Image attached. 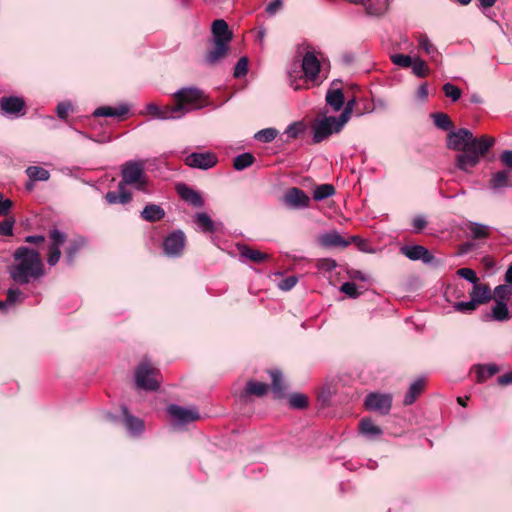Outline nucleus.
Wrapping results in <instances>:
<instances>
[{
	"label": "nucleus",
	"mask_w": 512,
	"mask_h": 512,
	"mask_svg": "<svg viewBox=\"0 0 512 512\" xmlns=\"http://www.w3.org/2000/svg\"><path fill=\"white\" fill-rule=\"evenodd\" d=\"M341 292L345 293L351 298H357L359 296V292L357 291V286L353 282H345L341 285Z\"/></svg>",
	"instance_id": "864d4df0"
},
{
	"label": "nucleus",
	"mask_w": 512,
	"mask_h": 512,
	"mask_svg": "<svg viewBox=\"0 0 512 512\" xmlns=\"http://www.w3.org/2000/svg\"><path fill=\"white\" fill-rule=\"evenodd\" d=\"M185 245L186 236L182 230L173 231L163 241L164 252L169 257L181 256Z\"/></svg>",
	"instance_id": "6e6552de"
},
{
	"label": "nucleus",
	"mask_w": 512,
	"mask_h": 512,
	"mask_svg": "<svg viewBox=\"0 0 512 512\" xmlns=\"http://www.w3.org/2000/svg\"><path fill=\"white\" fill-rule=\"evenodd\" d=\"M268 389L269 387L267 384L250 380L246 384L245 393L247 395H255L261 397L267 393Z\"/></svg>",
	"instance_id": "c9c22d12"
},
{
	"label": "nucleus",
	"mask_w": 512,
	"mask_h": 512,
	"mask_svg": "<svg viewBox=\"0 0 512 512\" xmlns=\"http://www.w3.org/2000/svg\"><path fill=\"white\" fill-rule=\"evenodd\" d=\"M13 207V202L4 198L3 194L0 192V216H7Z\"/></svg>",
	"instance_id": "4d7b16f0"
},
{
	"label": "nucleus",
	"mask_w": 512,
	"mask_h": 512,
	"mask_svg": "<svg viewBox=\"0 0 512 512\" xmlns=\"http://www.w3.org/2000/svg\"><path fill=\"white\" fill-rule=\"evenodd\" d=\"M26 174L32 182L47 181L50 178L49 171L39 166H29Z\"/></svg>",
	"instance_id": "f704fd0d"
},
{
	"label": "nucleus",
	"mask_w": 512,
	"mask_h": 512,
	"mask_svg": "<svg viewBox=\"0 0 512 512\" xmlns=\"http://www.w3.org/2000/svg\"><path fill=\"white\" fill-rule=\"evenodd\" d=\"M337 263L332 259H324L320 262L319 267L325 269L326 271H331L336 268Z\"/></svg>",
	"instance_id": "338daca9"
},
{
	"label": "nucleus",
	"mask_w": 512,
	"mask_h": 512,
	"mask_svg": "<svg viewBox=\"0 0 512 512\" xmlns=\"http://www.w3.org/2000/svg\"><path fill=\"white\" fill-rule=\"evenodd\" d=\"M303 130V125L302 123L300 122H295V123H292L290 124L286 130H285V134L287 135L288 138L290 139H295L298 137V135L302 132Z\"/></svg>",
	"instance_id": "603ef678"
},
{
	"label": "nucleus",
	"mask_w": 512,
	"mask_h": 512,
	"mask_svg": "<svg viewBox=\"0 0 512 512\" xmlns=\"http://www.w3.org/2000/svg\"><path fill=\"white\" fill-rule=\"evenodd\" d=\"M106 201L109 204H126L131 201L132 195L129 191L126 190L123 184L118 185V192L111 191L108 192L105 196Z\"/></svg>",
	"instance_id": "5701e85b"
},
{
	"label": "nucleus",
	"mask_w": 512,
	"mask_h": 512,
	"mask_svg": "<svg viewBox=\"0 0 512 512\" xmlns=\"http://www.w3.org/2000/svg\"><path fill=\"white\" fill-rule=\"evenodd\" d=\"M364 404L367 410L386 415L391 409L392 397L388 394L370 393L366 397Z\"/></svg>",
	"instance_id": "1a4fd4ad"
},
{
	"label": "nucleus",
	"mask_w": 512,
	"mask_h": 512,
	"mask_svg": "<svg viewBox=\"0 0 512 512\" xmlns=\"http://www.w3.org/2000/svg\"><path fill=\"white\" fill-rule=\"evenodd\" d=\"M457 275L472 284H476L479 281L475 271L471 268H460L457 270Z\"/></svg>",
	"instance_id": "8fccbe9b"
},
{
	"label": "nucleus",
	"mask_w": 512,
	"mask_h": 512,
	"mask_svg": "<svg viewBox=\"0 0 512 512\" xmlns=\"http://www.w3.org/2000/svg\"><path fill=\"white\" fill-rule=\"evenodd\" d=\"M424 386H425L424 379H418L415 382H413L410 385V387L404 397V400H403L404 405H406V406L412 405L416 401L418 396L423 392Z\"/></svg>",
	"instance_id": "c756f323"
},
{
	"label": "nucleus",
	"mask_w": 512,
	"mask_h": 512,
	"mask_svg": "<svg viewBox=\"0 0 512 512\" xmlns=\"http://www.w3.org/2000/svg\"><path fill=\"white\" fill-rule=\"evenodd\" d=\"M0 107L5 114L19 116L25 109V101L17 96L2 97Z\"/></svg>",
	"instance_id": "2eb2a0df"
},
{
	"label": "nucleus",
	"mask_w": 512,
	"mask_h": 512,
	"mask_svg": "<svg viewBox=\"0 0 512 512\" xmlns=\"http://www.w3.org/2000/svg\"><path fill=\"white\" fill-rule=\"evenodd\" d=\"M477 307L478 304H476L472 299L467 302H457L454 305L455 310L459 312H471L474 311Z\"/></svg>",
	"instance_id": "6e6d98bb"
},
{
	"label": "nucleus",
	"mask_w": 512,
	"mask_h": 512,
	"mask_svg": "<svg viewBox=\"0 0 512 512\" xmlns=\"http://www.w3.org/2000/svg\"><path fill=\"white\" fill-rule=\"evenodd\" d=\"M418 44L419 47L430 56L431 60L435 63L440 62V53L438 49L435 47V45L430 41V39L427 37V35L421 34L418 37Z\"/></svg>",
	"instance_id": "a878e982"
},
{
	"label": "nucleus",
	"mask_w": 512,
	"mask_h": 512,
	"mask_svg": "<svg viewBox=\"0 0 512 512\" xmlns=\"http://www.w3.org/2000/svg\"><path fill=\"white\" fill-rule=\"evenodd\" d=\"M320 67L321 64L317 56L311 51L306 52L302 59V70L305 77L310 81H317L319 79Z\"/></svg>",
	"instance_id": "f8f14e48"
},
{
	"label": "nucleus",
	"mask_w": 512,
	"mask_h": 512,
	"mask_svg": "<svg viewBox=\"0 0 512 512\" xmlns=\"http://www.w3.org/2000/svg\"><path fill=\"white\" fill-rule=\"evenodd\" d=\"M470 297L478 305L485 304L492 298L491 289L488 285L477 282L476 284H473Z\"/></svg>",
	"instance_id": "aec40b11"
},
{
	"label": "nucleus",
	"mask_w": 512,
	"mask_h": 512,
	"mask_svg": "<svg viewBox=\"0 0 512 512\" xmlns=\"http://www.w3.org/2000/svg\"><path fill=\"white\" fill-rule=\"evenodd\" d=\"M270 376L272 379L271 390L275 398H282L285 396L286 386L283 380L282 372L279 370H271Z\"/></svg>",
	"instance_id": "393cba45"
},
{
	"label": "nucleus",
	"mask_w": 512,
	"mask_h": 512,
	"mask_svg": "<svg viewBox=\"0 0 512 512\" xmlns=\"http://www.w3.org/2000/svg\"><path fill=\"white\" fill-rule=\"evenodd\" d=\"M497 381L502 386L512 384V371L499 376Z\"/></svg>",
	"instance_id": "774afa93"
},
{
	"label": "nucleus",
	"mask_w": 512,
	"mask_h": 512,
	"mask_svg": "<svg viewBox=\"0 0 512 512\" xmlns=\"http://www.w3.org/2000/svg\"><path fill=\"white\" fill-rule=\"evenodd\" d=\"M218 162L216 155L212 152L191 153L185 158V164L192 168L207 170L214 167Z\"/></svg>",
	"instance_id": "9d476101"
},
{
	"label": "nucleus",
	"mask_w": 512,
	"mask_h": 512,
	"mask_svg": "<svg viewBox=\"0 0 512 512\" xmlns=\"http://www.w3.org/2000/svg\"><path fill=\"white\" fill-rule=\"evenodd\" d=\"M228 45L222 42H214V47L205 56V62L209 65L219 62L226 55Z\"/></svg>",
	"instance_id": "b1692460"
},
{
	"label": "nucleus",
	"mask_w": 512,
	"mask_h": 512,
	"mask_svg": "<svg viewBox=\"0 0 512 512\" xmlns=\"http://www.w3.org/2000/svg\"><path fill=\"white\" fill-rule=\"evenodd\" d=\"M165 211L162 207L155 204H148L141 212V217L148 222H156L163 219Z\"/></svg>",
	"instance_id": "cd10ccee"
},
{
	"label": "nucleus",
	"mask_w": 512,
	"mask_h": 512,
	"mask_svg": "<svg viewBox=\"0 0 512 512\" xmlns=\"http://www.w3.org/2000/svg\"><path fill=\"white\" fill-rule=\"evenodd\" d=\"M289 405L295 409H304L308 406V397L301 393H294L289 397Z\"/></svg>",
	"instance_id": "c03bdc74"
},
{
	"label": "nucleus",
	"mask_w": 512,
	"mask_h": 512,
	"mask_svg": "<svg viewBox=\"0 0 512 512\" xmlns=\"http://www.w3.org/2000/svg\"><path fill=\"white\" fill-rule=\"evenodd\" d=\"M278 131L274 128H266L258 131L255 134V139L265 143L273 141L277 137Z\"/></svg>",
	"instance_id": "a18cd8bd"
},
{
	"label": "nucleus",
	"mask_w": 512,
	"mask_h": 512,
	"mask_svg": "<svg viewBox=\"0 0 512 512\" xmlns=\"http://www.w3.org/2000/svg\"><path fill=\"white\" fill-rule=\"evenodd\" d=\"M248 71V59L246 57H242L238 60L234 68V76L239 78L246 75Z\"/></svg>",
	"instance_id": "3c124183"
},
{
	"label": "nucleus",
	"mask_w": 512,
	"mask_h": 512,
	"mask_svg": "<svg viewBox=\"0 0 512 512\" xmlns=\"http://www.w3.org/2000/svg\"><path fill=\"white\" fill-rule=\"evenodd\" d=\"M355 105H356V99L355 98H352V99L347 101V103H346V105L344 107L343 112L339 115V117L341 118L342 122H345V123L348 122V120L350 119V115H351Z\"/></svg>",
	"instance_id": "5fc2aeb1"
},
{
	"label": "nucleus",
	"mask_w": 512,
	"mask_h": 512,
	"mask_svg": "<svg viewBox=\"0 0 512 512\" xmlns=\"http://www.w3.org/2000/svg\"><path fill=\"white\" fill-rule=\"evenodd\" d=\"M492 318L497 321H504L508 318V308L504 302L496 301L492 308Z\"/></svg>",
	"instance_id": "37998d69"
},
{
	"label": "nucleus",
	"mask_w": 512,
	"mask_h": 512,
	"mask_svg": "<svg viewBox=\"0 0 512 512\" xmlns=\"http://www.w3.org/2000/svg\"><path fill=\"white\" fill-rule=\"evenodd\" d=\"M335 194V188L332 184H321L317 186L313 191V199L316 201H322Z\"/></svg>",
	"instance_id": "e433bc0d"
},
{
	"label": "nucleus",
	"mask_w": 512,
	"mask_h": 512,
	"mask_svg": "<svg viewBox=\"0 0 512 512\" xmlns=\"http://www.w3.org/2000/svg\"><path fill=\"white\" fill-rule=\"evenodd\" d=\"M122 412L123 423L128 432L134 436L141 434L144 430V422L140 418L131 415L125 406L122 407Z\"/></svg>",
	"instance_id": "6ab92c4d"
},
{
	"label": "nucleus",
	"mask_w": 512,
	"mask_h": 512,
	"mask_svg": "<svg viewBox=\"0 0 512 512\" xmlns=\"http://www.w3.org/2000/svg\"><path fill=\"white\" fill-rule=\"evenodd\" d=\"M4 220L0 222V235L1 236H13V228L15 225V218L14 216L7 215L3 216Z\"/></svg>",
	"instance_id": "79ce46f5"
},
{
	"label": "nucleus",
	"mask_w": 512,
	"mask_h": 512,
	"mask_svg": "<svg viewBox=\"0 0 512 512\" xmlns=\"http://www.w3.org/2000/svg\"><path fill=\"white\" fill-rule=\"evenodd\" d=\"M119 184L135 185L137 189L143 190L146 185L143 161H128L122 166V180Z\"/></svg>",
	"instance_id": "39448f33"
},
{
	"label": "nucleus",
	"mask_w": 512,
	"mask_h": 512,
	"mask_svg": "<svg viewBox=\"0 0 512 512\" xmlns=\"http://www.w3.org/2000/svg\"><path fill=\"white\" fill-rule=\"evenodd\" d=\"M239 254L241 257L246 258L254 263H261L269 259V255L267 253L250 248L247 245L239 246Z\"/></svg>",
	"instance_id": "bb28decb"
},
{
	"label": "nucleus",
	"mask_w": 512,
	"mask_h": 512,
	"mask_svg": "<svg viewBox=\"0 0 512 512\" xmlns=\"http://www.w3.org/2000/svg\"><path fill=\"white\" fill-rule=\"evenodd\" d=\"M495 301H504L512 295V286L511 285H499L495 288Z\"/></svg>",
	"instance_id": "09e8293b"
},
{
	"label": "nucleus",
	"mask_w": 512,
	"mask_h": 512,
	"mask_svg": "<svg viewBox=\"0 0 512 512\" xmlns=\"http://www.w3.org/2000/svg\"><path fill=\"white\" fill-rule=\"evenodd\" d=\"M283 202L291 209H303L309 207L310 198L300 188L292 187L285 192Z\"/></svg>",
	"instance_id": "9b49d317"
},
{
	"label": "nucleus",
	"mask_w": 512,
	"mask_h": 512,
	"mask_svg": "<svg viewBox=\"0 0 512 512\" xmlns=\"http://www.w3.org/2000/svg\"><path fill=\"white\" fill-rule=\"evenodd\" d=\"M434 124L436 127L442 130H450L453 127L452 121L449 116L445 113L438 112L432 114Z\"/></svg>",
	"instance_id": "ea45409f"
},
{
	"label": "nucleus",
	"mask_w": 512,
	"mask_h": 512,
	"mask_svg": "<svg viewBox=\"0 0 512 512\" xmlns=\"http://www.w3.org/2000/svg\"><path fill=\"white\" fill-rule=\"evenodd\" d=\"M346 123L342 122L341 118L338 117H324L323 119L317 120L313 125V141L314 143H320L328 138L333 133H338L344 127Z\"/></svg>",
	"instance_id": "423d86ee"
},
{
	"label": "nucleus",
	"mask_w": 512,
	"mask_h": 512,
	"mask_svg": "<svg viewBox=\"0 0 512 512\" xmlns=\"http://www.w3.org/2000/svg\"><path fill=\"white\" fill-rule=\"evenodd\" d=\"M85 240L82 237L75 238L69 242L65 249V258L69 265L74 263L77 253L85 246Z\"/></svg>",
	"instance_id": "2f4dec72"
},
{
	"label": "nucleus",
	"mask_w": 512,
	"mask_h": 512,
	"mask_svg": "<svg viewBox=\"0 0 512 512\" xmlns=\"http://www.w3.org/2000/svg\"><path fill=\"white\" fill-rule=\"evenodd\" d=\"M49 245L47 252V263L49 266H55L61 258V247L67 241V235L65 232L59 229H52L48 234Z\"/></svg>",
	"instance_id": "0eeeda50"
},
{
	"label": "nucleus",
	"mask_w": 512,
	"mask_h": 512,
	"mask_svg": "<svg viewBox=\"0 0 512 512\" xmlns=\"http://www.w3.org/2000/svg\"><path fill=\"white\" fill-rule=\"evenodd\" d=\"M510 171H498L492 175L490 184L493 189H499L508 185Z\"/></svg>",
	"instance_id": "58836bf2"
},
{
	"label": "nucleus",
	"mask_w": 512,
	"mask_h": 512,
	"mask_svg": "<svg viewBox=\"0 0 512 512\" xmlns=\"http://www.w3.org/2000/svg\"><path fill=\"white\" fill-rule=\"evenodd\" d=\"M411 68L413 74L416 75L417 77H425L429 73V68L426 62L419 57L414 58Z\"/></svg>",
	"instance_id": "a19ab883"
},
{
	"label": "nucleus",
	"mask_w": 512,
	"mask_h": 512,
	"mask_svg": "<svg viewBox=\"0 0 512 512\" xmlns=\"http://www.w3.org/2000/svg\"><path fill=\"white\" fill-rule=\"evenodd\" d=\"M255 161V157L251 153H242L233 159V167L237 171L244 170L251 166Z\"/></svg>",
	"instance_id": "4c0bfd02"
},
{
	"label": "nucleus",
	"mask_w": 512,
	"mask_h": 512,
	"mask_svg": "<svg viewBox=\"0 0 512 512\" xmlns=\"http://www.w3.org/2000/svg\"><path fill=\"white\" fill-rule=\"evenodd\" d=\"M194 222L198 229L203 233H213L216 230L214 221L205 212L196 213Z\"/></svg>",
	"instance_id": "c85d7f7f"
},
{
	"label": "nucleus",
	"mask_w": 512,
	"mask_h": 512,
	"mask_svg": "<svg viewBox=\"0 0 512 512\" xmlns=\"http://www.w3.org/2000/svg\"><path fill=\"white\" fill-rule=\"evenodd\" d=\"M283 6L282 0H273L268 4L266 7V12L270 15H274L276 12H278Z\"/></svg>",
	"instance_id": "e2e57ef3"
},
{
	"label": "nucleus",
	"mask_w": 512,
	"mask_h": 512,
	"mask_svg": "<svg viewBox=\"0 0 512 512\" xmlns=\"http://www.w3.org/2000/svg\"><path fill=\"white\" fill-rule=\"evenodd\" d=\"M318 242L322 247H347L351 241L344 239L337 231H329L319 236Z\"/></svg>",
	"instance_id": "dca6fc26"
},
{
	"label": "nucleus",
	"mask_w": 512,
	"mask_h": 512,
	"mask_svg": "<svg viewBox=\"0 0 512 512\" xmlns=\"http://www.w3.org/2000/svg\"><path fill=\"white\" fill-rule=\"evenodd\" d=\"M71 109L72 105L69 102H61L56 107L57 116L60 119H66Z\"/></svg>",
	"instance_id": "bf43d9fd"
},
{
	"label": "nucleus",
	"mask_w": 512,
	"mask_h": 512,
	"mask_svg": "<svg viewBox=\"0 0 512 512\" xmlns=\"http://www.w3.org/2000/svg\"><path fill=\"white\" fill-rule=\"evenodd\" d=\"M13 259L8 271L14 282L25 285L44 276V264L37 250L20 246L13 253Z\"/></svg>",
	"instance_id": "f03ea898"
},
{
	"label": "nucleus",
	"mask_w": 512,
	"mask_h": 512,
	"mask_svg": "<svg viewBox=\"0 0 512 512\" xmlns=\"http://www.w3.org/2000/svg\"><path fill=\"white\" fill-rule=\"evenodd\" d=\"M212 33L214 42L229 44L232 39V32L229 30L227 23L223 19H218L213 22Z\"/></svg>",
	"instance_id": "f3484780"
},
{
	"label": "nucleus",
	"mask_w": 512,
	"mask_h": 512,
	"mask_svg": "<svg viewBox=\"0 0 512 512\" xmlns=\"http://www.w3.org/2000/svg\"><path fill=\"white\" fill-rule=\"evenodd\" d=\"M146 111L148 114L152 115L154 118L160 120H170L177 119V115L174 114L172 105H166L163 108H160L155 103H149L146 106Z\"/></svg>",
	"instance_id": "4be33fe9"
},
{
	"label": "nucleus",
	"mask_w": 512,
	"mask_h": 512,
	"mask_svg": "<svg viewBox=\"0 0 512 512\" xmlns=\"http://www.w3.org/2000/svg\"><path fill=\"white\" fill-rule=\"evenodd\" d=\"M391 61L393 64L402 67V68H409L412 65V62L414 58H411L409 55L405 54H394L391 55Z\"/></svg>",
	"instance_id": "49530a36"
},
{
	"label": "nucleus",
	"mask_w": 512,
	"mask_h": 512,
	"mask_svg": "<svg viewBox=\"0 0 512 512\" xmlns=\"http://www.w3.org/2000/svg\"><path fill=\"white\" fill-rule=\"evenodd\" d=\"M466 230L469 232L473 239L487 238L491 233L489 226L476 222H469L466 225Z\"/></svg>",
	"instance_id": "72a5a7b5"
},
{
	"label": "nucleus",
	"mask_w": 512,
	"mask_h": 512,
	"mask_svg": "<svg viewBox=\"0 0 512 512\" xmlns=\"http://www.w3.org/2000/svg\"><path fill=\"white\" fill-rule=\"evenodd\" d=\"M426 224H427V222H426L425 218L422 216L415 217L413 219V223H412L413 228H414L415 232H417V233L420 232L421 230H423L425 228Z\"/></svg>",
	"instance_id": "0e129e2a"
},
{
	"label": "nucleus",
	"mask_w": 512,
	"mask_h": 512,
	"mask_svg": "<svg viewBox=\"0 0 512 512\" xmlns=\"http://www.w3.org/2000/svg\"><path fill=\"white\" fill-rule=\"evenodd\" d=\"M501 162L512 170V150L504 151L500 156Z\"/></svg>",
	"instance_id": "69168bd1"
},
{
	"label": "nucleus",
	"mask_w": 512,
	"mask_h": 512,
	"mask_svg": "<svg viewBox=\"0 0 512 512\" xmlns=\"http://www.w3.org/2000/svg\"><path fill=\"white\" fill-rule=\"evenodd\" d=\"M495 139L489 136L475 138L471 131L461 128L457 131H451L448 134L447 146L456 151H462L456 156V166L458 169L467 172L469 168L476 166L480 157L494 145Z\"/></svg>",
	"instance_id": "f257e3e1"
},
{
	"label": "nucleus",
	"mask_w": 512,
	"mask_h": 512,
	"mask_svg": "<svg viewBox=\"0 0 512 512\" xmlns=\"http://www.w3.org/2000/svg\"><path fill=\"white\" fill-rule=\"evenodd\" d=\"M326 103L334 110L339 111L344 105V94L338 82L333 81L332 87L326 93Z\"/></svg>",
	"instance_id": "a211bd4d"
},
{
	"label": "nucleus",
	"mask_w": 512,
	"mask_h": 512,
	"mask_svg": "<svg viewBox=\"0 0 512 512\" xmlns=\"http://www.w3.org/2000/svg\"><path fill=\"white\" fill-rule=\"evenodd\" d=\"M443 91L445 93V96L450 98L454 102L459 100L462 94L460 88L451 83H445L443 85Z\"/></svg>",
	"instance_id": "de8ad7c7"
},
{
	"label": "nucleus",
	"mask_w": 512,
	"mask_h": 512,
	"mask_svg": "<svg viewBox=\"0 0 512 512\" xmlns=\"http://www.w3.org/2000/svg\"><path fill=\"white\" fill-rule=\"evenodd\" d=\"M128 113V107L121 105L119 107L101 106L98 107L93 115L96 117H121Z\"/></svg>",
	"instance_id": "7c9ffc66"
},
{
	"label": "nucleus",
	"mask_w": 512,
	"mask_h": 512,
	"mask_svg": "<svg viewBox=\"0 0 512 512\" xmlns=\"http://www.w3.org/2000/svg\"><path fill=\"white\" fill-rule=\"evenodd\" d=\"M176 103L172 105L177 119L181 118L190 111L198 110L205 105L204 92L195 87L181 88L173 94Z\"/></svg>",
	"instance_id": "7ed1b4c3"
},
{
	"label": "nucleus",
	"mask_w": 512,
	"mask_h": 512,
	"mask_svg": "<svg viewBox=\"0 0 512 512\" xmlns=\"http://www.w3.org/2000/svg\"><path fill=\"white\" fill-rule=\"evenodd\" d=\"M400 252L410 260H421L425 264H429L434 260L433 255L428 249L421 245H406L400 248Z\"/></svg>",
	"instance_id": "ddd939ff"
},
{
	"label": "nucleus",
	"mask_w": 512,
	"mask_h": 512,
	"mask_svg": "<svg viewBox=\"0 0 512 512\" xmlns=\"http://www.w3.org/2000/svg\"><path fill=\"white\" fill-rule=\"evenodd\" d=\"M298 279L295 276H289L285 279L281 280L278 284V287L282 291H289L291 290L297 283Z\"/></svg>",
	"instance_id": "13d9d810"
},
{
	"label": "nucleus",
	"mask_w": 512,
	"mask_h": 512,
	"mask_svg": "<svg viewBox=\"0 0 512 512\" xmlns=\"http://www.w3.org/2000/svg\"><path fill=\"white\" fill-rule=\"evenodd\" d=\"M497 371H498V368L496 367V365L483 366L478 371V379H479V381H483L485 373H486L487 377H491L494 374H496Z\"/></svg>",
	"instance_id": "052dcab7"
},
{
	"label": "nucleus",
	"mask_w": 512,
	"mask_h": 512,
	"mask_svg": "<svg viewBox=\"0 0 512 512\" xmlns=\"http://www.w3.org/2000/svg\"><path fill=\"white\" fill-rule=\"evenodd\" d=\"M359 431L368 438H375L382 435L381 428L376 426L369 418H364L360 421Z\"/></svg>",
	"instance_id": "473e14b6"
},
{
	"label": "nucleus",
	"mask_w": 512,
	"mask_h": 512,
	"mask_svg": "<svg viewBox=\"0 0 512 512\" xmlns=\"http://www.w3.org/2000/svg\"><path fill=\"white\" fill-rule=\"evenodd\" d=\"M160 372L148 360H143L135 371L136 385L144 390L155 391L160 386Z\"/></svg>",
	"instance_id": "20e7f679"
},
{
	"label": "nucleus",
	"mask_w": 512,
	"mask_h": 512,
	"mask_svg": "<svg viewBox=\"0 0 512 512\" xmlns=\"http://www.w3.org/2000/svg\"><path fill=\"white\" fill-rule=\"evenodd\" d=\"M21 291L18 288H10L7 291V301L4 302L5 305L8 304H14L20 299Z\"/></svg>",
	"instance_id": "680f3d73"
},
{
	"label": "nucleus",
	"mask_w": 512,
	"mask_h": 512,
	"mask_svg": "<svg viewBox=\"0 0 512 512\" xmlns=\"http://www.w3.org/2000/svg\"><path fill=\"white\" fill-rule=\"evenodd\" d=\"M168 413L180 424H187L199 419V413L195 408H184L178 405H170Z\"/></svg>",
	"instance_id": "4468645a"
},
{
	"label": "nucleus",
	"mask_w": 512,
	"mask_h": 512,
	"mask_svg": "<svg viewBox=\"0 0 512 512\" xmlns=\"http://www.w3.org/2000/svg\"><path fill=\"white\" fill-rule=\"evenodd\" d=\"M177 192L179 196L187 203L191 204L194 207H202L203 199L201 195L193 190L192 188L182 184L177 187Z\"/></svg>",
	"instance_id": "412c9836"
}]
</instances>
